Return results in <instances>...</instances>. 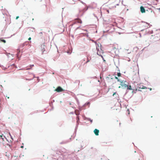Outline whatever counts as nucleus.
I'll use <instances>...</instances> for the list:
<instances>
[{
  "label": "nucleus",
  "instance_id": "1",
  "mask_svg": "<svg viewBox=\"0 0 160 160\" xmlns=\"http://www.w3.org/2000/svg\"><path fill=\"white\" fill-rule=\"evenodd\" d=\"M97 54L103 58L102 54L103 53V52L101 48V45L100 44V46L98 44V47H97Z\"/></svg>",
  "mask_w": 160,
  "mask_h": 160
},
{
  "label": "nucleus",
  "instance_id": "2",
  "mask_svg": "<svg viewBox=\"0 0 160 160\" xmlns=\"http://www.w3.org/2000/svg\"><path fill=\"white\" fill-rule=\"evenodd\" d=\"M120 82V85L122 88H125L128 87L126 81H121Z\"/></svg>",
  "mask_w": 160,
  "mask_h": 160
},
{
  "label": "nucleus",
  "instance_id": "3",
  "mask_svg": "<svg viewBox=\"0 0 160 160\" xmlns=\"http://www.w3.org/2000/svg\"><path fill=\"white\" fill-rule=\"evenodd\" d=\"M27 45V42H25L24 43L21 44L19 47V48L18 49V53L17 54L18 55L19 53L20 52V49L21 48H23L25 46Z\"/></svg>",
  "mask_w": 160,
  "mask_h": 160
},
{
  "label": "nucleus",
  "instance_id": "4",
  "mask_svg": "<svg viewBox=\"0 0 160 160\" xmlns=\"http://www.w3.org/2000/svg\"><path fill=\"white\" fill-rule=\"evenodd\" d=\"M146 87L143 86L142 85L140 84L138 85V88L136 89V90H138L139 91H141V90H140L141 89H146Z\"/></svg>",
  "mask_w": 160,
  "mask_h": 160
},
{
  "label": "nucleus",
  "instance_id": "5",
  "mask_svg": "<svg viewBox=\"0 0 160 160\" xmlns=\"http://www.w3.org/2000/svg\"><path fill=\"white\" fill-rule=\"evenodd\" d=\"M55 91L58 92H62L64 91V90L60 86L58 87L55 90Z\"/></svg>",
  "mask_w": 160,
  "mask_h": 160
},
{
  "label": "nucleus",
  "instance_id": "6",
  "mask_svg": "<svg viewBox=\"0 0 160 160\" xmlns=\"http://www.w3.org/2000/svg\"><path fill=\"white\" fill-rule=\"evenodd\" d=\"M94 132L96 135L98 136V135L99 130L97 129H95L94 130Z\"/></svg>",
  "mask_w": 160,
  "mask_h": 160
},
{
  "label": "nucleus",
  "instance_id": "7",
  "mask_svg": "<svg viewBox=\"0 0 160 160\" xmlns=\"http://www.w3.org/2000/svg\"><path fill=\"white\" fill-rule=\"evenodd\" d=\"M140 11L142 13H144L145 12V10L144 7L142 6L140 7Z\"/></svg>",
  "mask_w": 160,
  "mask_h": 160
},
{
  "label": "nucleus",
  "instance_id": "8",
  "mask_svg": "<svg viewBox=\"0 0 160 160\" xmlns=\"http://www.w3.org/2000/svg\"><path fill=\"white\" fill-rule=\"evenodd\" d=\"M76 22H77L78 23H82V21L81 20L79 19H76Z\"/></svg>",
  "mask_w": 160,
  "mask_h": 160
},
{
  "label": "nucleus",
  "instance_id": "9",
  "mask_svg": "<svg viewBox=\"0 0 160 160\" xmlns=\"http://www.w3.org/2000/svg\"><path fill=\"white\" fill-rule=\"evenodd\" d=\"M0 137L1 139H2V140L3 141H4V138L6 139V138H5V136H4L3 134L0 135Z\"/></svg>",
  "mask_w": 160,
  "mask_h": 160
},
{
  "label": "nucleus",
  "instance_id": "10",
  "mask_svg": "<svg viewBox=\"0 0 160 160\" xmlns=\"http://www.w3.org/2000/svg\"><path fill=\"white\" fill-rule=\"evenodd\" d=\"M127 88L128 89L130 90H132V89L131 88V87L130 85L128 86V87H127Z\"/></svg>",
  "mask_w": 160,
  "mask_h": 160
},
{
  "label": "nucleus",
  "instance_id": "11",
  "mask_svg": "<svg viewBox=\"0 0 160 160\" xmlns=\"http://www.w3.org/2000/svg\"><path fill=\"white\" fill-rule=\"evenodd\" d=\"M115 78L116 79H117V81H118V82H120L121 81H120V80L116 76H115Z\"/></svg>",
  "mask_w": 160,
  "mask_h": 160
},
{
  "label": "nucleus",
  "instance_id": "12",
  "mask_svg": "<svg viewBox=\"0 0 160 160\" xmlns=\"http://www.w3.org/2000/svg\"><path fill=\"white\" fill-rule=\"evenodd\" d=\"M0 40L1 42H3L4 43H6V41L2 39H0Z\"/></svg>",
  "mask_w": 160,
  "mask_h": 160
},
{
  "label": "nucleus",
  "instance_id": "13",
  "mask_svg": "<svg viewBox=\"0 0 160 160\" xmlns=\"http://www.w3.org/2000/svg\"><path fill=\"white\" fill-rule=\"evenodd\" d=\"M121 73L120 72H118L117 73V76L118 77H119L121 76Z\"/></svg>",
  "mask_w": 160,
  "mask_h": 160
},
{
  "label": "nucleus",
  "instance_id": "14",
  "mask_svg": "<svg viewBox=\"0 0 160 160\" xmlns=\"http://www.w3.org/2000/svg\"><path fill=\"white\" fill-rule=\"evenodd\" d=\"M116 93V92H114L112 95V96H113Z\"/></svg>",
  "mask_w": 160,
  "mask_h": 160
},
{
  "label": "nucleus",
  "instance_id": "15",
  "mask_svg": "<svg viewBox=\"0 0 160 160\" xmlns=\"http://www.w3.org/2000/svg\"><path fill=\"white\" fill-rule=\"evenodd\" d=\"M19 18V17L18 16H17V17H16V19H18Z\"/></svg>",
  "mask_w": 160,
  "mask_h": 160
},
{
  "label": "nucleus",
  "instance_id": "16",
  "mask_svg": "<svg viewBox=\"0 0 160 160\" xmlns=\"http://www.w3.org/2000/svg\"><path fill=\"white\" fill-rule=\"evenodd\" d=\"M107 12L108 13H109V10H107Z\"/></svg>",
  "mask_w": 160,
  "mask_h": 160
},
{
  "label": "nucleus",
  "instance_id": "17",
  "mask_svg": "<svg viewBox=\"0 0 160 160\" xmlns=\"http://www.w3.org/2000/svg\"><path fill=\"white\" fill-rule=\"evenodd\" d=\"M72 0L73 1H74L76 2V1H79L80 0Z\"/></svg>",
  "mask_w": 160,
  "mask_h": 160
},
{
  "label": "nucleus",
  "instance_id": "18",
  "mask_svg": "<svg viewBox=\"0 0 160 160\" xmlns=\"http://www.w3.org/2000/svg\"><path fill=\"white\" fill-rule=\"evenodd\" d=\"M33 66H34V65H30V67H31V68L32 67H33Z\"/></svg>",
  "mask_w": 160,
  "mask_h": 160
},
{
  "label": "nucleus",
  "instance_id": "19",
  "mask_svg": "<svg viewBox=\"0 0 160 160\" xmlns=\"http://www.w3.org/2000/svg\"><path fill=\"white\" fill-rule=\"evenodd\" d=\"M31 38H30V37L29 38H28V40H31Z\"/></svg>",
  "mask_w": 160,
  "mask_h": 160
},
{
  "label": "nucleus",
  "instance_id": "20",
  "mask_svg": "<svg viewBox=\"0 0 160 160\" xmlns=\"http://www.w3.org/2000/svg\"><path fill=\"white\" fill-rule=\"evenodd\" d=\"M121 88V86H119V87H118L119 88Z\"/></svg>",
  "mask_w": 160,
  "mask_h": 160
},
{
  "label": "nucleus",
  "instance_id": "21",
  "mask_svg": "<svg viewBox=\"0 0 160 160\" xmlns=\"http://www.w3.org/2000/svg\"><path fill=\"white\" fill-rule=\"evenodd\" d=\"M30 69V68H27V70H28V69Z\"/></svg>",
  "mask_w": 160,
  "mask_h": 160
},
{
  "label": "nucleus",
  "instance_id": "22",
  "mask_svg": "<svg viewBox=\"0 0 160 160\" xmlns=\"http://www.w3.org/2000/svg\"><path fill=\"white\" fill-rule=\"evenodd\" d=\"M23 147V146H21V148H22Z\"/></svg>",
  "mask_w": 160,
  "mask_h": 160
},
{
  "label": "nucleus",
  "instance_id": "23",
  "mask_svg": "<svg viewBox=\"0 0 160 160\" xmlns=\"http://www.w3.org/2000/svg\"><path fill=\"white\" fill-rule=\"evenodd\" d=\"M150 90H151V88L150 89Z\"/></svg>",
  "mask_w": 160,
  "mask_h": 160
},
{
  "label": "nucleus",
  "instance_id": "24",
  "mask_svg": "<svg viewBox=\"0 0 160 160\" xmlns=\"http://www.w3.org/2000/svg\"><path fill=\"white\" fill-rule=\"evenodd\" d=\"M78 28H77V29H78Z\"/></svg>",
  "mask_w": 160,
  "mask_h": 160
},
{
  "label": "nucleus",
  "instance_id": "25",
  "mask_svg": "<svg viewBox=\"0 0 160 160\" xmlns=\"http://www.w3.org/2000/svg\"><path fill=\"white\" fill-rule=\"evenodd\" d=\"M8 98H9V97H8Z\"/></svg>",
  "mask_w": 160,
  "mask_h": 160
},
{
  "label": "nucleus",
  "instance_id": "26",
  "mask_svg": "<svg viewBox=\"0 0 160 160\" xmlns=\"http://www.w3.org/2000/svg\"><path fill=\"white\" fill-rule=\"evenodd\" d=\"M119 0V2H120V0Z\"/></svg>",
  "mask_w": 160,
  "mask_h": 160
}]
</instances>
